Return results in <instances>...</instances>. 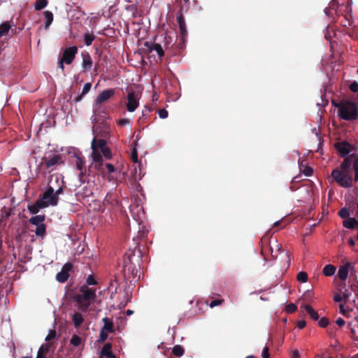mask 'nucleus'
I'll use <instances>...</instances> for the list:
<instances>
[{
  "mask_svg": "<svg viewBox=\"0 0 358 358\" xmlns=\"http://www.w3.org/2000/svg\"><path fill=\"white\" fill-rule=\"evenodd\" d=\"M355 171V180H358V156L351 155L344 159L340 165V169H335L331 171V177L334 180L343 187H350L352 186V178L351 175V166Z\"/></svg>",
  "mask_w": 358,
  "mask_h": 358,
  "instance_id": "f257e3e1",
  "label": "nucleus"
},
{
  "mask_svg": "<svg viewBox=\"0 0 358 358\" xmlns=\"http://www.w3.org/2000/svg\"><path fill=\"white\" fill-rule=\"evenodd\" d=\"M135 250H129L127 252L123 257V275L125 279L131 280L135 278H140L139 271V260L141 259V252L138 251V255H136Z\"/></svg>",
  "mask_w": 358,
  "mask_h": 358,
  "instance_id": "f03ea898",
  "label": "nucleus"
},
{
  "mask_svg": "<svg viewBox=\"0 0 358 358\" xmlns=\"http://www.w3.org/2000/svg\"><path fill=\"white\" fill-rule=\"evenodd\" d=\"M80 294L74 296L73 299L77 303L78 309L80 311L85 312L96 297V290L83 285L80 287Z\"/></svg>",
  "mask_w": 358,
  "mask_h": 358,
  "instance_id": "7ed1b4c3",
  "label": "nucleus"
},
{
  "mask_svg": "<svg viewBox=\"0 0 358 358\" xmlns=\"http://www.w3.org/2000/svg\"><path fill=\"white\" fill-rule=\"evenodd\" d=\"M106 147V141L104 139L93 138L91 143V148L92 150V157L94 162V167L96 169L100 171L103 166V157L100 154V151Z\"/></svg>",
  "mask_w": 358,
  "mask_h": 358,
  "instance_id": "20e7f679",
  "label": "nucleus"
},
{
  "mask_svg": "<svg viewBox=\"0 0 358 358\" xmlns=\"http://www.w3.org/2000/svg\"><path fill=\"white\" fill-rule=\"evenodd\" d=\"M338 115L340 118L352 121L358 117V110L356 104L352 101H345L341 103L338 106Z\"/></svg>",
  "mask_w": 358,
  "mask_h": 358,
  "instance_id": "39448f33",
  "label": "nucleus"
},
{
  "mask_svg": "<svg viewBox=\"0 0 358 358\" xmlns=\"http://www.w3.org/2000/svg\"><path fill=\"white\" fill-rule=\"evenodd\" d=\"M52 182L53 177L51 176L48 183V187H47L44 193L39 198L40 199H43V201H45V203L48 204V207L49 206H57L59 201V197H57V195L54 194L55 189L52 185Z\"/></svg>",
  "mask_w": 358,
  "mask_h": 358,
  "instance_id": "423d86ee",
  "label": "nucleus"
},
{
  "mask_svg": "<svg viewBox=\"0 0 358 358\" xmlns=\"http://www.w3.org/2000/svg\"><path fill=\"white\" fill-rule=\"evenodd\" d=\"M349 273L351 277L357 278L355 264L348 262L339 266L337 276L340 280L345 281L347 280Z\"/></svg>",
  "mask_w": 358,
  "mask_h": 358,
  "instance_id": "0eeeda50",
  "label": "nucleus"
},
{
  "mask_svg": "<svg viewBox=\"0 0 358 358\" xmlns=\"http://www.w3.org/2000/svg\"><path fill=\"white\" fill-rule=\"evenodd\" d=\"M77 53L78 48L76 46H71L64 50L61 58L63 59V62H65L66 64H71L74 61Z\"/></svg>",
  "mask_w": 358,
  "mask_h": 358,
  "instance_id": "6e6552de",
  "label": "nucleus"
},
{
  "mask_svg": "<svg viewBox=\"0 0 358 358\" xmlns=\"http://www.w3.org/2000/svg\"><path fill=\"white\" fill-rule=\"evenodd\" d=\"M335 148L337 150L339 155L345 159L348 157V155L352 150V146L347 141L338 142L335 144ZM350 155H349L350 157Z\"/></svg>",
  "mask_w": 358,
  "mask_h": 358,
  "instance_id": "1a4fd4ad",
  "label": "nucleus"
},
{
  "mask_svg": "<svg viewBox=\"0 0 358 358\" xmlns=\"http://www.w3.org/2000/svg\"><path fill=\"white\" fill-rule=\"evenodd\" d=\"M73 268V266L71 263L67 262L63 266L60 272L56 275V279L58 282L64 283L69 278V272Z\"/></svg>",
  "mask_w": 358,
  "mask_h": 358,
  "instance_id": "9d476101",
  "label": "nucleus"
},
{
  "mask_svg": "<svg viewBox=\"0 0 358 358\" xmlns=\"http://www.w3.org/2000/svg\"><path fill=\"white\" fill-rule=\"evenodd\" d=\"M138 105L137 94L134 91L129 92L127 94V103H126L127 110L129 112H134Z\"/></svg>",
  "mask_w": 358,
  "mask_h": 358,
  "instance_id": "9b49d317",
  "label": "nucleus"
},
{
  "mask_svg": "<svg viewBox=\"0 0 358 358\" xmlns=\"http://www.w3.org/2000/svg\"><path fill=\"white\" fill-rule=\"evenodd\" d=\"M63 163L62 161V157L60 155H55L52 158L48 159L46 157L42 158V163L45 164V168L48 169L54 170L55 166L59 164Z\"/></svg>",
  "mask_w": 358,
  "mask_h": 358,
  "instance_id": "f8f14e48",
  "label": "nucleus"
},
{
  "mask_svg": "<svg viewBox=\"0 0 358 358\" xmlns=\"http://www.w3.org/2000/svg\"><path fill=\"white\" fill-rule=\"evenodd\" d=\"M115 94L114 89H108L102 91L95 100L96 106L101 105L107 101L110 97Z\"/></svg>",
  "mask_w": 358,
  "mask_h": 358,
  "instance_id": "ddd939ff",
  "label": "nucleus"
},
{
  "mask_svg": "<svg viewBox=\"0 0 358 358\" xmlns=\"http://www.w3.org/2000/svg\"><path fill=\"white\" fill-rule=\"evenodd\" d=\"M81 56L83 59L81 64L83 71L87 72L90 71L92 67L93 62L92 57L87 52H82Z\"/></svg>",
  "mask_w": 358,
  "mask_h": 358,
  "instance_id": "4468645a",
  "label": "nucleus"
},
{
  "mask_svg": "<svg viewBox=\"0 0 358 358\" xmlns=\"http://www.w3.org/2000/svg\"><path fill=\"white\" fill-rule=\"evenodd\" d=\"M145 46L147 48L149 52L155 51L160 59L164 55V50L160 44L145 42Z\"/></svg>",
  "mask_w": 358,
  "mask_h": 358,
  "instance_id": "2eb2a0df",
  "label": "nucleus"
},
{
  "mask_svg": "<svg viewBox=\"0 0 358 358\" xmlns=\"http://www.w3.org/2000/svg\"><path fill=\"white\" fill-rule=\"evenodd\" d=\"M48 204L45 203V201L43 199H37L36 201L33 205L28 206V209L32 214H36L38 213L40 209L47 208Z\"/></svg>",
  "mask_w": 358,
  "mask_h": 358,
  "instance_id": "dca6fc26",
  "label": "nucleus"
},
{
  "mask_svg": "<svg viewBox=\"0 0 358 358\" xmlns=\"http://www.w3.org/2000/svg\"><path fill=\"white\" fill-rule=\"evenodd\" d=\"M176 20L179 25L180 34L182 39H184V38L186 36L187 34L185 18L180 13L177 15Z\"/></svg>",
  "mask_w": 358,
  "mask_h": 358,
  "instance_id": "f3484780",
  "label": "nucleus"
},
{
  "mask_svg": "<svg viewBox=\"0 0 358 358\" xmlns=\"http://www.w3.org/2000/svg\"><path fill=\"white\" fill-rule=\"evenodd\" d=\"M94 115H97L103 120L108 119L109 117L108 115L107 108L105 106L101 105L94 106Z\"/></svg>",
  "mask_w": 358,
  "mask_h": 358,
  "instance_id": "a211bd4d",
  "label": "nucleus"
},
{
  "mask_svg": "<svg viewBox=\"0 0 358 358\" xmlns=\"http://www.w3.org/2000/svg\"><path fill=\"white\" fill-rule=\"evenodd\" d=\"M102 322H103V327L101 328V330H103L108 333L115 332V326L113 321L111 318L103 317L102 319Z\"/></svg>",
  "mask_w": 358,
  "mask_h": 358,
  "instance_id": "6ab92c4d",
  "label": "nucleus"
},
{
  "mask_svg": "<svg viewBox=\"0 0 358 358\" xmlns=\"http://www.w3.org/2000/svg\"><path fill=\"white\" fill-rule=\"evenodd\" d=\"M112 344L106 343L101 349V355L107 358H117L116 355L111 351Z\"/></svg>",
  "mask_w": 358,
  "mask_h": 358,
  "instance_id": "aec40b11",
  "label": "nucleus"
},
{
  "mask_svg": "<svg viewBox=\"0 0 358 358\" xmlns=\"http://www.w3.org/2000/svg\"><path fill=\"white\" fill-rule=\"evenodd\" d=\"M301 308H303L307 313L309 314L310 318L315 321L319 320V315L316 310H315L310 305L308 304H302L301 306Z\"/></svg>",
  "mask_w": 358,
  "mask_h": 358,
  "instance_id": "412c9836",
  "label": "nucleus"
},
{
  "mask_svg": "<svg viewBox=\"0 0 358 358\" xmlns=\"http://www.w3.org/2000/svg\"><path fill=\"white\" fill-rule=\"evenodd\" d=\"M343 225L348 229H355L358 227V220H357L354 217H348L346 220H344L343 222Z\"/></svg>",
  "mask_w": 358,
  "mask_h": 358,
  "instance_id": "4be33fe9",
  "label": "nucleus"
},
{
  "mask_svg": "<svg viewBox=\"0 0 358 358\" xmlns=\"http://www.w3.org/2000/svg\"><path fill=\"white\" fill-rule=\"evenodd\" d=\"M91 87H92V84L90 83H85L83 88L81 94L78 95L77 96H76L73 99V101L75 103H78V102L80 101L83 99V96L90 92Z\"/></svg>",
  "mask_w": 358,
  "mask_h": 358,
  "instance_id": "5701e85b",
  "label": "nucleus"
},
{
  "mask_svg": "<svg viewBox=\"0 0 358 358\" xmlns=\"http://www.w3.org/2000/svg\"><path fill=\"white\" fill-rule=\"evenodd\" d=\"M76 166L80 171H83V170L86 169L85 168V161L84 158L80 155H76Z\"/></svg>",
  "mask_w": 358,
  "mask_h": 358,
  "instance_id": "b1692460",
  "label": "nucleus"
},
{
  "mask_svg": "<svg viewBox=\"0 0 358 358\" xmlns=\"http://www.w3.org/2000/svg\"><path fill=\"white\" fill-rule=\"evenodd\" d=\"M11 28L10 22L6 21L0 24V38L8 34Z\"/></svg>",
  "mask_w": 358,
  "mask_h": 358,
  "instance_id": "393cba45",
  "label": "nucleus"
},
{
  "mask_svg": "<svg viewBox=\"0 0 358 358\" xmlns=\"http://www.w3.org/2000/svg\"><path fill=\"white\" fill-rule=\"evenodd\" d=\"M43 15L45 20V29H47L53 21V14L50 10H45L44 11Z\"/></svg>",
  "mask_w": 358,
  "mask_h": 358,
  "instance_id": "a878e982",
  "label": "nucleus"
},
{
  "mask_svg": "<svg viewBox=\"0 0 358 358\" xmlns=\"http://www.w3.org/2000/svg\"><path fill=\"white\" fill-rule=\"evenodd\" d=\"M72 320L76 327H79L83 322L84 319L82 315L79 313H76L73 315Z\"/></svg>",
  "mask_w": 358,
  "mask_h": 358,
  "instance_id": "bb28decb",
  "label": "nucleus"
},
{
  "mask_svg": "<svg viewBox=\"0 0 358 358\" xmlns=\"http://www.w3.org/2000/svg\"><path fill=\"white\" fill-rule=\"evenodd\" d=\"M336 271V267L331 264H327L324 266L322 270V273L326 276H331Z\"/></svg>",
  "mask_w": 358,
  "mask_h": 358,
  "instance_id": "cd10ccee",
  "label": "nucleus"
},
{
  "mask_svg": "<svg viewBox=\"0 0 358 358\" xmlns=\"http://www.w3.org/2000/svg\"><path fill=\"white\" fill-rule=\"evenodd\" d=\"M45 220V215H36L34 217H32L30 218L29 220V222L31 224H34V225H41V224H43V222Z\"/></svg>",
  "mask_w": 358,
  "mask_h": 358,
  "instance_id": "c85d7f7f",
  "label": "nucleus"
},
{
  "mask_svg": "<svg viewBox=\"0 0 358 358\" xmlns=\"http://www.w3.org/2000/svg\"><path fill=\"white\" fill-rule=\"evenodd\" d=\"M299 168L301 172L306 176H310L313 173V169L307 165H303V162L299 164Z\"/></svg>",
  "mask_w": 358,
  "mask_h": 358,
  "instance_id": "c756f323",
  "label": "nucleus"
},
{
  "mask_svg": "<svg viewBox=\"0 0 358 358\" xmlns=\"http://www.w3.org/2000/svg\"><path fill=\"white\" fill-rule=\"evenodd\" d=\"M95 35L89 33H85L83 35V39L85 45L90 46L92 45L93 41L95 39Z\"/></svg>",
  "mask_w": 358,
  "mask_h": 358,
  "instance_id": "7c9ffc66",
  "label": "nucleus"
},
{
  "mask_svg": "<svg viewBox=\"0 0 358 358\" xmlns=\"http://www.w3.org/2000/svg\"><path fill=\"white\" fill-rule=\"evenodd\" d=\"M125 10L131 13L133 17H136L138 15V7L135 3L129 4L125 6Z\"/></svg>",
  "mask_w": 358,
  "mask_h": 358,
  "instance_id": "2f4dec72",
  "label": "nucleus"
},
{
  "mask_svg": "<svg viewBox=\"0 0 358 358\" xmlns=\"http://www.w3.org/2000/svg\"><path fill=\"white\" fill-rule=\"evenodd\" d=\"M46 233V227L45 224L38 225L35 230V234L37 236L43 238Z\"/></svg>",
  "mask_w": 358,
  "mask_h": 358,
  "instance_id": "473e14b6",
  "label": "nucleus"
},
{
  "mask_svg": "<svg viewBox=\"0 0 358 358\" xmlns=\"http://www.w3.org/2000/svg\"><path fill=\"white\" fill-rule=\"evenodd\" d=\"M184 352V348L180 345H175L172 349L173 355L178 357L182 356Z\"/></svg>",
  "mask_w": 358,
  "mask_h": 358,
  "instance_id": "72a5a7b5",
  "label": "nucleus"
},
{
  "mask_svg": "<svg viewBox=\"0 0 358 358\" xmlns=\"http://www.w3.org/2000/svg\"><path fill=\"white\" fill-rule=\"evenodd\" d=\"M48 5L46 0H36L34 3V8L36 10H41Z\"/></svg>",
  "mask_w": 358,
  "mask_h": 358,
  "instance_id": "f704fd0d",
  "label": "nucleus"
},
{
  "mask_svg": "<svg viewBox=\"0 0 358 358\" xmlns=\"http://www.w3.org/2000/svg\"><path fill=\"white\" fill-rule=\"evenodd\" d=\"M82 343V339L76 334H73L70 340V345L74 347H78Z\"/></svg>",
  "mask_w": 358,
  "mask_h": 358,
  "instance_id": "c9c22d12",
  "label": "nucleus"
},
{
  "mask_svg": "<svg viewBox=\"0 0 358 358\" xmlns=\"http://www.w3.org/2000/svg\"><path fill=\"white\" fill-rule=\"evenodd\" d=\"M52 346V344L51 343H46L45 345H42L38 350V353H40V354H42V355H45L46 353H48L50 349Z\"/></svg>",
  "mask_w": 358,
  "mask_h": 358,
  "instance_id": "e433bc0d",
  "label": "nucleus"
},
{
  "mask_svg": "<svg viewBox=\"0 0 358 358\" xmlns=\"http://www.w3.org/2000/svg\"><path fill=\"white\" fill-rule=\"evenodd\" d=\"M338 215L343 218V219H348V217H350V210L344 207V208H342L339 211H338Z\"/></svg>",
  "mask_w": 358,
  "mask_h": 358,
  "instance_id": "4c0bfd02",
  "label": "nucleus"
},
{
  "mask_svg": "<svg viewBox=\"0 0 358 358\" xmlns=\"http://www.w3.org/2000/svg\"><path fill=\"white\" fill-rule=\"evenodd\" d=\"M297 280L301 282H306L308 280V274L305 271H300L297 274Z\"/></svg>",
  "mask_w": 358,
  "mask_h": 358,
  "instance_id": "58836bf2",
  "label": "nucleus"
},
{
  "mask_svg": "<svg viewBox=\"0 0 358 358\" xmlns=\"http://www.w3.org/2000/svg\"><path fill=\"white\" fill-rule=\"evenodd\" d=\"M100 154H102L107 159H110L112 158L110 149L107 146L100 151Z\"/></svg>",
  "mask_w": 358,
  "mask_h": 358,
  "instance_id": "ea45409f",
  "label": "nucleus"
},
{
  "mask_svg": "<svg viewBox=\"0 0 358 358\" xmlns=\"http://www.w3.org/2000/svg\"><path fill=\"white\" fill-rule=\"evenodd\" d=\"M108 332H106V331L101 329L98 342L99 343L105 342L106 341V339L108 338Z\"/></svg>",
  "mask_w": 358,
  "mask_h": 358,
  "instance_id": "a19ab883",
  "label": "nucleus"
},
{
  "mask_svg": "<svg viewBox=\"0 0 358 358\" xmlns=\"http://www.w3.org/2000/svg\"><path fill=\"white\" fill-rule=\"evenodd\" d=\"M329 324V320L326 317H322L318 320V325L322 328H325Z\"/></svg>",
  "mask_w": 358,
  "mask_h": 358,
  "instance_id": "79ce46f5",
  "label": "nucleus"
},
{
  "mask_svg": "<svg viewBox=\"0 0 358 358\" xmlns=\"http://www.w3.org/2000/svg\"><path fill=\"white\" fill-rule=\"evenodd\" d=\"M297 309V306L294 303H289L287 305L285 308V310L288 313H294Z\"/></svg>",
  "mask_w": 358,
  "mask_h": 358,
  "instance_id": "37998d69",
  "label": "nucleus"
},
{
  "mask_svg": "<svg viewBox=\"0 0 358 358\" xmlns=\"http://www.w3.org/2000/svg\"><path fill=\"white\" fill-rule=\"evenodd\" d=\"M223 302H224V299H215V300H213L210 301V303H209V306L210 308H214L215 306L222 304Z\"/></svg>",
  "mask_w": 358,
  "mask_h": 358,
  "instance_id": "c03bdc74",
  "label": "nucleus"
},
{
  "mask_svg": "<svg viewBox=\"0 0 358 358\" xmlns=\"http://www.w3.org/2000/svg\"><path fill=\"white\" fill-rule=\"evenodd\" d=\"M86 282L89 285H96V283H97L96 280H95L94 277L92 275H90L87 277V278L86 280Z\"/></svg>",
  "mask_w": 358,
  "mask_h": 358,
  "instance_id": "a18cd8bd",
  "label": "nucleus"
},
{
  "mask_svg": "<svg viewBox=\"0 0 358 358\" xmlns=\"http://www.w3.org/2000/svg\"><path fill=\"white\" fill-rule=\"evenodd\" d=\"M57 333L55 330H51L48 333V336L45 338L46 341H50L52 339H54L56 337Z\"/></svg>",
  "mask_w": 358,
  "mask_h": 358,
  "instance_id": "49530a36",
  "label": "nucleus"
},
{
  "mask_svg": "<svg viewBox=\"0 0 358 358\" xmlns=\"http://www.w3.org/2000/svg\"><path fill=\"white\" fill-rule=\"evenodd\" d=\"M131 159L133 162H138V152L136 148H134L131 154Z\"/></svg>",
  "mask_w": 358,
  "mask_h": 358,
  "instance_id": "de8ad7c7",
  "label": "nucleus"
},
{
  "mask_svg": "<svg viewBox=\"0 0 358 358\" xmlns=\"http://www.w3.org/2000/svg\"><path fill=\"white\" fill-rule=\"evenodd\" d=\"M159 116L162 119L166 118L168 117V111L165 108H162L158 112Z\"/></svg>",
  "mask_w": 358,
  "mask_h": 358,
  "instance_id": "09e8293b",
  "label": "nucleus"
},
{
  "mask_svg": "<svg viewBox=\"0 0 358 358\" xmlns=\"http://www.w3.org/2000/svg\"><path fill=\"white\" fill-rule=\"evenodd\" d=\"M262 358H269V349L268 346H265L262 353Z\"/></svg>",
  "mask_w": 358,
  "mask_h": 358,
  "instance_id": "8fccbe9b",
  "label": "nucleus"
},
{
  "mask_svg": "<svg viewBox=\"0 0 358 358\" xmlns=\"http://www.w3.org/2000/svg\"><path fill=\"white\" fill-rule=\"evenodd\" d=\"M350 89L353 92H358V83L356 81L352 83L350 85Z\"/></svg>",
  "mask_w": 358,
  "mask_h": 358,
  "instance_id": "3c124183",
  "label": "nucleus"
},
{
  "mask_svg": "<svg viewBox=\"0 0 358 358\" xmlns=\"http://www.w3.org/2000/svg\"><path fill=\"white\" fill-rule=\"evenodd\" d=\"M130 124V120L128 118H122L119 120L118 124L120 126H125Z\"/></svg>",
  "mask_w": 358,
  "mask_h": 358,
  "instance_id": "603ef678",
  "label": "nucleus"
},
{
  "mask_svg": "<svg viewBox=\"0 0 358 358\" xmlns=\"http://www.w3.org/2000/svg\"><path fill=\"white\" fill-rule=\"evenodd\" d=\"M106 168L107 169L108 173H112L115 172V171L114 166L111 164H106Z\"/></svg>",
  "mask_w": 358,
  "mask_h": 358,
  "instance_id": "864d4df0",
  "label": "nucleus"
},
{
  "mask_svg": "<svg viewBox=\"0 0 358 358\" xmlns=\"http://www.w3.org/2000/svg\"><path fill=\"white\" fill-rule=\"evenodd\" d=\"M306 325V322L305 320H299L297 322L296 326L299 329H302Z\"/></svg>",
  "mask_w": 358,
  "mask_h": 358,
  "instance_id": "5fc2aeb1",
  "label": "nucleus"
},
{
  "mask_svg": "<svg viewBox=\"0 0 358 358\" xmlns=\"http://www.w3.org/2000/svg\"><path fill=\"white\" fill-rule=\"evenodd\" d=\"M345 320L341 318V317H338L336 320V324L339 326V327H343L345 325Z\"/></svg>",
  "mask_w": 358,
  "mask_h": 358,
  "instance_id": "6e6d98bb",
  "label": "nucleus"
},
{
  "mask_svg": "<svg viewBox=\"0 0 358 358\" xmlns=\"http://www.w3.org/2000/svg\"><path fill=\"white\" fill-rule=\"evenodd\" d=\"M64 64H65V62H63V59L62 58H60L57 62V66L59 69H61L62 70H64Z\"/></svg>",
  "mask_w": 358,
  "mask_h": 358,
  "instance_id": "4d7b16f0",
  "label": "nucleus"
},
{
  "mask_svg": "<svg viewBox=\"0 0 358 358\" xmlns=\"http://www.w3.org/2000/svg\"><path fill=\"white\" fill-rule=\"evenodd\" d=\"M62 192H63V187H62V186H59V188L54 192V194L55 195H57V196L58 197V196L59 194H61Z\"/></svg>",
  "mask_w": 358,
  "mask_h": 358,
  "instance_id": "13d9d810",
  "label": "nucleus"
},
{
  "mask_svg": "<svg viewBox=\"0 0 358 358\" xmlns=\"http://www.w3.org/2000/svg\"><path fill=\"white\" fill-rule=\"evenodd\" d=\"M334 300L336 302H341L343 300V297L341 296V294H337L334 296Z\"/></svg>",
  "mask_w": 358,
  "mask_h": 358,
  "instance_id": "bf43d9fd",
  "label": "nucleus"
},
{
  "mask_svg": "<svg viewBox=\"0 0 358 358\" xmlns=\"http://www.w3.org/2000/svg\"><path fill=\"white\" fill-rule=\"evenodd\" d=\"M292 358H300V355L298 350H295L292 352Z\"/></svg>",
  "mask_w": 358,
  "mask_h": 358,
  "instance_id": "052dcab7",
  "label": "nucleus"
},
{
  "mask_svg": "<svg viewBox=\"0 0 358 358\" xmlns=\"http://www.w3.org/2000/svg\"><path fill=\"white\" fill-rule=\"evenodd\" d=\"M85 174H86V169L83 170V171H80L78 177H79L80 182H83V178Z\"/></svg>",
  "mask_w": 358,
  "mask_h": 358,
  "instance_id": "680f3d73",
  "label": "nucleus"
},
{
  "mask_svg": "<svg viewBox=\"0 0 358 358\" xmlns=\"http://www.w3.org/2000/svg\"><path fill=\"white\" fill-rule=\"evenodd\" d=\"M96 116L97 115H95V117L92 116V123H97L99 122V120Z\"/></svg>",
  "mask_w": 358,
  "mask_h": 358,
  "instance_id": "e2e57ef3",
  "label": "nucleus"
},
{
  "mask_svg": "<svg viewBox=\"0 0 358 358\" xmlns=\"http://www.w3.org/2000/svg\"><path fill=\"white\" fill-rule=\"evenodd\" d=\"M133 313H134V311H133V310H131L128 309V310H126V315H127V316L131 315H132Z\"/></svg>",
  "mask_w": 358,
  "mask_h": 358,
  "instance_id": "0e129e2a",
  "label": "nucleus"
},
{
  "mask_svg": "<svg viewBox=\"0 0 358 358\" xmlns=\"http://www.w3.org/2000/svg\"><path fill=\"white\" fill-rule=\"evenodd\" d=\"M348 242L351 246H354L355 245V241L352 238H350Z\"/></svg>",
  "mask_w": 358,
  "mask_h": 358,
  "instance_id": "69168bd1",
  "label": "nucleus"
},
{
  "mask_svg": "<svg viewBox=\"0 0 358 358\" xmlns=\"http://www.w3.org/2000/svg\"><path fill=\"white\" fill-rule=\"evenodd\" d=\"M300 178L299 176H297L296 177H294L293 179H292V184H294V182H297L298 181V179Z\"/></svg>",
  "mask_w": 358,
  "mask_h": 358,
  "instance_id": "338daca9",
  "label": "nucleus"
},
{
  "mask_svg": "<svg viewBox=\"0 0 358 358\" xmlns=\"http://www.w3.org/2000/svg\"><path fill=\"white\" fill-rule=\"evenodd\" d=\"M36 358H46V357L45 355H42V354L37 352Z\"/></svg>",
  "mask_w": 358,
  "mask_h": 358,
  "instance_id": "774afa93",
  "label": "nucleus"
}]
</instances>
